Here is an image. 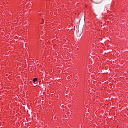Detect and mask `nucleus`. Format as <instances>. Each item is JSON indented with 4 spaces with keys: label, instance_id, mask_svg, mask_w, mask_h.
I'll use <instances>...</instances> for the list:
<instances>
[{
    "label": "nucleus",
    "instance_id": "nucleus-1",
    "mask_svg": "<svg viewBox=\"0 0 128 128\" xmlns=\"http://www.w3.org/2000/svg\"><path fill=\"white\" fill-rule=\"evenodd\" d=\"M38 14L40 16H42V20H44V18H46V15L40 14V12H39Z\"/></svg>",
    "mask_w": 128,
    "mask_h": 128
},
{
    "label": "nucleus",
    "instance_id": "nucleus-2",
    "mask_svg": "<svg viewBox=\"0 0 128 128\" xmlns=\"http://www.w3.org/2000/svg\"><path fill=\"white\" fill-rule=\"evenodd\" d=\"M33 82H34V84H36V82H38V78H34V79Z\"/></svg>",
    "mask_w": 128,
    "mask_h": 128
}]
</instances>
